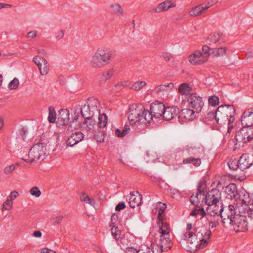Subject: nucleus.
Wrapping results in <instances>:
<instances>
[{"mask_svg": "<svg viewBox=\"0 0 253 253\" xmlns=\"http://www.w3.org/2000/svg\"><path fill=\"white\" fill-rule=\"evenodd\" d=\"M208 58V55H204L200 51H196L195 53L189 55V62L194 65L202 64L205 63Z\"/></svg>", "mask_w": 253, "mask_h": 253, "instance_id": "nucleus-15", "label": "nucleus"}, {"mask_svg": "<svg viewBox=\"0 0 253 253\" xmlns=\"http://www.w3.org/2000/svg\"><path fill=\"white\" fill-rule=\"evenodd\" d=\"M219 102V98L216 95H211L209 97L208 103L210 105L215 107L218 105Z\"/></svg>", "mask_w": 253, "mask_h": 253, "instance_id": "nucleus-44", "label": "nucleus"}, {"mask_svg": "<svg viewBox=\"0 0 253 253\" xmlns=\"http://www.w3.org/2000/svg\"><path fill=\"white\" fill-rule=\"evenodd\" d=\"M240 169L242 171L249 169L253 165V156L243 154L239 159Z\"/></svg>", "mask_w": 253, "mask_h": 253, "instance_id": "nucleus-16", "label": "nucleus"}, {"mask_svg": "<svg viewBox=\"0 0 253 253\" xmlns=\"http://www.w3.org/2000/svg\"><path fill=\"white\" fill-rule=\"evenodd\" d=\"M150 250L151 253H162L163 252L166 251L164 249L161 248V246L158 244L154 245Z\"/></svg>", "mask_w": 253, "mask_h": 253, "instance_id": "nucleus-52", "label": "nucleus"}, {"mask_svg": "<svg viewBox=\"0 0 253 253\" xmlns=\"http://www.w3.org/2000/svg\"><path fill=\"white\" fill-rule=\"evenodd\" d=\"M83 118L84 119V121L83 122V125L84 127H87L88 129L92 130L96 124V121L93 117H89L88 118H86V117Z\"/></svg>", "mask_w": 253, "mask_h": 253, "instance_id": "nucleus-31", "label": "nucleus"}, {"mask_svg": "<svg viewBox=\"0 0 253 253\" xmlns=\"http://www.w3.org/2000/svg\"><path fill=\"white\" fill-rule=\"evenodd\" d=\"M118 220V216L117 214L114 213L111 217V223H110V226L117 225V222Z\"/></svg>", "mask_w": 253, "mask_h": 253, "instance_id": "nucleus-57", "label": "nucleus"}, {"mask_svg": "<svg viewBox=\"0 0 253 253\" xmlns=\"http://www.w3.org/2000/svg\"><path fill=\"white\" fill-rule=\"evenodd\" d=\"M189 107L194 109L196 113L201 111L204 106L202 98L197 93L190 94L187 98Z\"/></svg>", "mask_w": 253, "mask_h": 253, "instance_id": "nucleus-11", "label": "nucleus"}, {"mask_svg": "<svg viewBox=\"0 0 253 253\" xmlns=\"http://www.w3.org/2000/svg\"><path fill=\"white\" fill-rule=\"evenodd\" d=\"M172 83L167 84H161L156 86L153 90V92L161 96L163 95H168L169 92V88H172L173 87Z\"/></svg>", "mask_w": 253, "mask_h": 253, "instance_id": "nucleus-27", "label": "nucleus"}, {"mask_svg": "<svg viewBox=\"0 0 253 253\" xmlns=\"http://www.w3.org/2000/svg\"><path fill=\"white\" fill-rule=\"evenodd\" d=\"M227 47H220L219 48H215L212 49V52H211V55L213 56H223L226 53L227 51Z\"/></svg>", "mask_w": 253, "mask_h": 253, "instance_id": "nucleus-37", "label": "nucleus"}, {"mask_svg": "<svg viewBox=\"0 0 253 253\" xmlns=\"http://www.w3.org/2000/svg\"><path fill=\"white\" fill-rule=\"evenodd\" d=\"M225 225L229 224L236 232L248 230L247 216L253 218V205L250 209L245 204L243 206L231 205L230 210L224 214Z\"/></svg>", "mask_w": 253, "mask_h": 253, "instance_id": "nucleus-1", "label": "nucleus"}, {"mask_svg": "<svg viewBox=\"0 0 253 253\" xmlns=\"http://www.w3.org/2000/svg\"><path fill=\"white\" fill-rule=\"evenodd\" d=\"M84 138V135L81 131H77L72 134L67 141V145L70 147L73 146Z\"/></svg>", "mask_w": 253, "mask_h": 253, "instance_id": "nucleus-24", "label": "nucleus"}, {"mask_svg": "<svg viewBox=\"0 0 253 253\" xmlns=\"http://www.w3.org/2000/svg\"><path fill=\"white\" fill-rule=\"evenodd\" d=\"M205 203H211V205L223 204L220 191L217 188H213L209 191L205 196Z\"/></svg>", "mask_w": 253, "mask_h": 253, "instance_id": "nucleus-12", "label": "nucleus"}, {"mask_svg": "<svg viewBox=\"0 0 253 253\" xmlns=\"http://www.w3.org/2000/svg\"><path fill=\"white\" fill-rule=\"evenodd\" d=\"M238 199H239V200L241 201L240 206H243L246 204L248 206V209H250L251 206L253 205V203L249 205V203L250 202V194L244 189L239 190L237 197V200ZM236 205L239 206L237 204Z\"/></svg>", "mask_w": 253, "mask_h": 253, "instance_id": "nucleus-21", "label": "nucleus"}, {"mask_svg": "<svg viewBox=\"0 0 253 253\" xmlns=\"http://www.w3.org/2000/svg\"><path fill=\"white\" fill-rule=\"evenodd\" d=\"M130 131V126L128 125H125L123 129L121 130L117 128L115 130V135L119 137H124Z\"/></svg>", "mask_w": 253, "mask_h": 253, "instance_id": "nucleus-35", "label": "nucleus"}, {"mask_svg": "<svg viewBox=\"0 0 253 253\" xmlns=\"http://www.w3.org/2000/svg\"><path fill=\"white\" fill-rule=\"evenodd\" d=\"M114 51L105 48H99L94 54L90 62L94 68H99L110 63Z\"/></svg>", "mask_w": 253, "mask_h": 253, "instance_id": "nucleus-4", "label": "nucleus"}, {"mask_svg": "<svg viewBox=\"0 0 253 253\" xmlns=\"http://www.w3.org/2000/svg\"><path fill=\"white\" fill-rule=\"evenodd\" d=\"M154 117L153 115L151 112V110L149 111L143 109V114H142L141 117H140V124H151L152 121H154Z\"/></svg>", "mask_w": 253, "mask_h": 253, "instance_id": "nucleus-28", "label": "nucleus"}, {"mask_svg": "<svg viewBox=\"0 0 253 253\" xmlns=\"http://www.w3.org/2000/svg\"><path fill=\"white\" fill-rule=\"evenodd\" d=\"M15 168L14 165L6 167L4 169V173L6 174L10 173Z\"/></svg>", "mask_w": 253, "mask_h": 253, "instance_id": "nucleus-59", "label": "nucleus"}, {"mask_svg": "<svg viewBox=\"0 0 253 253\" xmlns=\"http://www.w3.org/2000/svg\"><path fill=\"white\" fill-rule=\"evenodd\" d=\"M189 85L188 84L184 83L180 85L178 88L179 92L182 95L186 94L189 91Z\"/></svg>", "mask_w": 253, "mask_h": 253, "instance_id": "nucleus-48", "label": "nucleus"}, {"mask_svg": "<svg viewBox=\"0 0 253 253\" xmlns=\"http://www.w3.org/2000/svg\"><path fill=\"white\" fill-rule=\"evenodd\" d=\"M163 114L162 118L163 120H170L177 116L179 113V109L176 106L165 107L163 112Z\"/></svg>", "mask_w": 253, "mask_h": 253, "instance_id": "nucleus-17", "label": "nucleus"}, {"mask_svg": "<svg viewBox=\"0 0 253 253\" xmlns=\"http://www.w3.org/2000/svg\"><path fill=\"white\" fill-rule=\"evenodd\" d=\"M49 114L48 120L50 123H53L55 122L56 118V114L53 107L50 106L48 108Z\"/></svg>", "mask_w": 253, "mask_h": 253, "instance_id": "nucleus-40", "label": "nucleus"}, {"mask_svg": "<svg viewBox=\"0 0 253 253\" xmlns=\"http://www.w3.org/2000/svg\"><path fill=\"white\" fill-rule=\"evenodd\" d=\"M159 205H162V206H161L159 209L158 218L159 220H163L164 218L163 214L167 208V205L165 203L162 204L161 202L159 203Z\"/></svg>", "mask_w": 253, "mask_h": 253, "instance_id": "nucleus-46", "label": "nucleus"}, {"mask_svg": "<svg viewBox=\"0 0 253 253\" xmlns=\"http://www.w3.org/2000/svg\"><path fill=\"white\" fill-rule=\"evenodd\" d=\"M30 192L33 196L38 198L41 195V192L38 187H34L30 189Z\"/></svg>", "mask_w": 253, "mask_h": 253, "instance_id": "nucleus-54", "label": "nucleus"}, {"mask_svg": "<svg viewBox=\"0 0 253 253\" xmlns=\"http://www.w3.org/2000/svg\"><path fill=\"white\" fill-rule=\"evenodd\" d=\"M143 107L141 104H132L129 108L128 120L132 124L140 123V117L143 114Z\"/></svg>", "mask_w": 253, "mask_h": 253, "instance_id": "nucleus-8", "label": "nucleus"}, {"mask_svg": "<svg viewBox=\"0 0 253 253\" xmlns=\"http://www.w3.org/2000/svg\"><path fill=\"white\" fill-rule=\"evenodd\" d=\"M184 164H188L192 163L195 167H199L201 164V160L199 158H195L193 157H190L184 159L182 161Z\"/></svg>", "mask_w": 253, "mask_h": 253, "instance_id": "nucleus-32", "label": "nucleus"}, {"mask_svg": "<svg viewBox=\"0 0 253 253\" xmlns=\"http://www.w3.org/2000/svg\"><path fill=\"white\" fill-rule=\"evenodd\" d=\"M19 82L17 78H14L8 84V87L10 89H15L18 88Z\"/></svg>", "mask_w": 253, "mask_h": 253, "instance_id": "nucleus-49", "label": "nucleus"}, {"mask_svg": "<svg viewBox=\"0 0 253 253\" xmlns=\"http://www.w3.org/2000/svg\"><path fill=\"white\" fill-rule=\"evenodd\" d=\"M46 157V144L38 143L33 145L30 149L28 156L22 159L28 163H38L44 160Z\"/></svg>", "mask_w": 253, "mask_h": 253, "instance_id": "nucleus-3", "label": "nucleus"}, {"mask_svg": "<svg viewBox=\"0 0 253 253\" xmlns=\"http://www.w3.org/2000/svg\"><path fill=\"white\" fill-rule=\"evenodd\" d=\"M217 124H228V132L233 128L236 110L233 105H221L217 108Z\"/></svg>", "mask_w": 253, "mask_h": 253, "instance_id": "nucleus-2", "label": "nucleus"}, {"mask_svg": "<svg viewBox=\"0 0 253 253\" xmlns=\"http://www.w3.org/2000/svg\"><path fill=\"white\" fill-rule=\"evenodd\" d=\"M163 220H160L161 223V226L159 228V232L162 235H164V233H168V234H169L170 226L168 223L164 222Z\"/></svg>", "mask_w": 253, "mask_h": 253, "instance_id": "nucleus-38", "label": "nucleus"}, {"mask_svg": "<svg viewBox=\"0 0 253 253\" xmlns=\"http://www.w3.org/2000/svg\"><path fill=\"white\" fill-rule=\"evenodd\" d=\"M41 58H44L42 56H35L33 58V61L35 64L38 66V68H40V67L42 66V61Z\"/></svg>", "mask_w": 253, "mask_h": 253, "instance_id": "nucleus-55", "label": "nucleus"}, {"mask_svg": "<svg viewBox=\"0 0 253 253\" xmlns=\"http://www.w3.org/2000/svg\"><path fill=\"white\" fill-rule=\"evenodd\" d=\"M165 107L163 103L158 101H155L151 103L150 110L156 120L162 117Z\"/></svg>", "mask_w": 253, "mask_h": 253, "instance_id": "nucleus-14", "label": "nucleus"}, {"mask_svg": "<svg viewBox=\"0 0 253 253\" xmlns=\"http://www.w3.org/2000/svg\"><path fill=\"white\" fill-rule=\"evenodd\" d=\"M213 48H211L208 46V45H205L203 46V51L204 52V55H208V57L210 54H211V52H212V49Z\"/></svg>", "mask_w": 253, "mask_h": 253, "instance_id": "nucleus-56", "label": "nucleus"}, {"mask_svg": "<svg viewBox=\"0 0 253 253\" xmlns=\"http://www.w3.org/2000/svg\"><path fill=\"white\" fill-rule=\"evenodd\" d=\"M85 194H84L83 196H81L80 197L81 200L84 201L86 203L89 204L91 206H94L95 205V202L92 198H90L87 195L84 196Z\"/></svg>", "mask_w": 253, "mask_h": 253, "instance_id": "nucleus-47", "label": "nucleus"}, {"mask_svg": "<svg viewBox=\"0 0 253 253\" xmlns=\"http://www.w3.org/2000/svg\"><path fill=\"white\" fill-rule=\"evenodd\" d=\"M70 113L67 109H61L59 112L58 120L61 122L62 125L68 126L67 129H77L81 126V123L79 120V114L75 113V116L72 117V120L70 121Z\"/></svg>", "mask_w": 253, "mask_h": 253, "instance_id": "nucleus-5", "label": "nucleus"}, {"mask_svg": "<svg viewBox=\"0 0 253 253\" xmlns=\"http://www.w3.org/2000/svg\"><path fill=\"white\" fill-rule=\"evenodd\" d=\"M64 36V32L63 30H61L57 32L55 34V38L57 40H60L62 39Z\"/></svg>", "mask_w": 253, "mask_h": 253, "instance_id": "nucleus-60", "label": "nucleus"}, {"mask_svg": "<svg viewBox=\"0 0 253 253\" xmlns=\"http://www.w3.org/2000/svg\"><path fill=\"white\" fill-rule=\"evenodd\" d=\"M111 234L113 238L116 241L121 238V231L119 229L118 226H112L111 228Z\"/></svg>", "mask_w": 253, "mask_h": 253, "instance_id": "nucleus-39", "label": "nucleus"}, {"mask_svg": "<svg viewBox=\"0 0 253 253\" xmlns=\"http://www.w3.org/2000/svg\"><path fill=\"white\" fill-rule=\"evenodd\" d=\"M113 74L114 71L113 70H110L101 76V80L105 82L108 79L110 78Z\"/></svg>", "mask_w": 253, "mask_h": 253, "instance_id": "nucleus-53", "label": "nucleus"}, {"mask_svg": "<svg viewBox=\"0 0 253 253\" xmlns=\"http://www.w3.org/2000/svg\"><path fill=\"white\" fill-rule=\"evenodd\" d=\"M235 139L238 143L250 142L253 140V127L242 126L237 133Z\"/></svg>", "mask_w": 253, "mask_h": 253, "instance_id": "nucleus-6", "label": "nucleus"}, {"mask_svg": "<svg viewBox=\"0 0 253 253\" xmlns=\"http://www.w3.org/2000/svg\"><path fill=\"white\" fill-rule=\"evenodd\" d=\"M146 83L145 81L136 82L133 84H131L130 88H132L135 90H139L145 86Z\"/></svg>", "mask_w": 253, "mask_h": 253, "instance_id": "nucleus-43", "label": "nucleus"}, {"mask_svg": "<svg viewBox=\"0 0 253 253\" xmlns=\"http://www.w3.org/2000/svg\"><path fill=\"white\" fill-rule=\"evenodd\" d=\"M94 138L98 142H102L104 140V133L102 131H96L94 134Z\"/></svg>", "mask_w": 253, "mask_h": 253, "instance_id": "nucleus-45", "label": "nucleus"}, {"mask_svg": "<svg viewBox=\"0 0 253 253\" xmlns=\"http://www.w3.org/2000/svg\"><path fill=\"white\" fill-rule=\"evenodd\" d=\"M13 205V202L7 199L3 203L2 205V210H10L12 209Z\"/></svg>", "mask_w": 253, "mask_h": 253, "instance_id": "nucleus-50", "label": "nucleus"}, {"mask_svg": "<svg viewBox=\"0 0 253 253\" xmlns=\"http://www.w3.org/2000/svg\"><path fill=\"white\" fill-rule=\"evenodd\" d=\"M239 159L234 157H232L228 162V165L230 169L236 170L238 169H240Z\"/></svg>", "mask_w": 253, "mask_h": 253, "instance_id": "nucleus-34", "label": "nucleus"}, {"mask_svg": "<svg viewBox=\"0 0 253 253\" xmlns=\"http://www.w3.org/2000/svg\"><path fill=\"white\" fill-rule=\"evenodd\" d=\"M115 7L116 11L121 16L123 15L124 10L119 4H116L114 6Z\"/></svg>", "mask_w": 253, "mask_h": 253, "instance_id": "nucleus-62", "label": "nucleus"}, {"mask_svg": "<svg viewBox=\"0 0 253 253\" xmlns=\"http://www.w3.org/2000/svg\"><path fill=\"white\" fill-rule=\"evenodd\" d=\"M98 101L97 100L93 99L92 103L86 102L81 107L79 106V109L83 118L92 117L94 116V113H99L97 107Z\"/></svg>", "mask_w": 253, "mask_h": 253, "instance_id": "nucleus-7", "label": "nucleus"}, {"mask_svg": "<svg viewBox=\"0 0 253 253\" xmlns=\"http://www.w3.org/2000/svg\"><path fill=\"white\" fill-rule=\"evenodd\" d=\"M162 56L166 61H169L172 57L171 54L167 52L163 53Z\"/></svg>", "mask_w": 253, "mask_h": 253, "instance_id": "nucleus-63", "label": "nucleus"}, {"mask_svg": "<svg viewBox=\"0 0 253 253\" xmlns=\"http://www.w3.org/2000/svg\"><path fill=\"white\" fill-rule=\"evenodd\" d=\"M176 4L172 2L170 0H167L160 3L157 7L151 9L150 12L159 13L162 11H165L169 8L175 6Z\"/></svg>", "mask_w": 253, "mask_h": 253, "instance_id": "nucleus-20", "label": "nucleus"}, {"mask_svg": "<svg viewBox=\"0 0 253 253\" xmlns=\"http://www.w3.org/2000/svg\"><path fill=\"white\" fill-rule=\"evenodd\" d=\"M186 150L187 153L189 155H194L195 156H198L200 154H201L203 152V148L201 147H196L195 146H187L186 147Z\"/></svg>", "mask_w": 253, "mask_h": 253, "instance_id": "nucleus-30", "label": "nucleus"}, {"mask_svg": "<svg viewBox=\"0 0 253 253\" xmlns=\"http://www.w3.org/2000/svg\"><path fill=\"white\" fill-rule=\"evenodd\" d=\"M193 230V235L202 244L203 247H206L208 245V240L211 235V230L204 227H198L194 228Z\"/></svg>", "mask_w": 253, "mask_h": 253, "instance_id": "nucleus-10", "label": "nucleus"}, {"mask_svg": "<svg viewBox=\"0 0 253 253\" xmlns=\"http://www.w3.org/2000/svg\"><path fill=\"white\" fill-rule=\"evenodd\" d=\"M225 193L226 198L232 200L235 199L237 201V197L239 191L237 188V185L234 183H230L226 187Z\"/></svg>", "mask_w": 253, "mask_h": 253, "instance_id": "nucleus-22", "label": "nucleus"}, {"mask_svg": "<svg viewBox=\"0 0 253 253\" xmlns=\"http://www.w3.org/2000/svg\"><path fill=\"white\" fill-rule=\"evenodd\" d=\"M126 208V204L124 202H120L115 207V210L116 211H120Z\"/></svg>", "mask_w": 253, "mask_h": 253, "instance_id": "nucleus-61", "label": "nucleus"}, {"mask_svg": "<svg viewBox=\"0 0 253 253\" xmlns=\"http://www.w3.org/2000/svg\"><path fill=\"white\" fill-rule=\"evenodd\" d=\"M204 186H205L204 182H200L197 187V193L195 195L194 194H192L190 197V201L191 203L195 206H197L199 203V199L198 198L199 195H205Z\"/></svg>", "mask_w": 253, "mask_h": 253, "instance_id": "nucleus-23", "label": "nucleus"}, {"mask_svg": "<svg viewBox=\"0 0 253 253\" xmlns=\"http://www.w3.org/2000/svg\"><path fill=\"white\" fill-rule=\"evenodd\" d=\"M195 111L190 109H183L179 113L178 118L183 122L191 121L196 118Z\"/></svg>", "mask_w": 253, "mask_h": 253, "instance_id": "nucleus-19", "label": "nucleus"}, {"mask_svg": "<svg viewBox=\"0 0 253 253\" xmlns=\"http://www.w3.org/2000/svg\"><path fill=\"white\" fill-rule=\"evenodd\" d=\"M160 242L158 245L161 246V248L164 249L166 251L171 249V240L169 238V234H168V233H164V235L161 234Z\"/></svg>", "mask_w": 253, "mask_h": 253, "instance_id": "nucleus-26", "label": "nucleus"}, {"mask_svg": "<svg viewBox=\"0 0 253 253\" xmlns=\"http://www.w3.org/2000/svg\"><path fill=\"white\" fill-rule=\"evenodd\" d=\"M184 237V240H186V249L188 251L194 252L204 247H203L202 244L193 235V232H185Z\"/></svg>", "mask_w": 253, "mask_h": 253, "instance_id": "nucleus-9", "label": "nucleus"}, {"mask_svg": "<svg viewBox=\"0 0 253 253\" xmlns=\"http://www.w3.org/2000/svg\"><path fill=\"white\" fill-rule=\"evenodd\" d=\"M217 109L215 111H211L210 112L207 114L206 118L209 119V120H213L215 119L216 123H217Z\"/></svg>", "mask_w": 253, "mask_h": 253, "instance_id": "nucleus-51", "label": "nucleus"}, {"mask_svg": "<svg viewBox=\"0 0 253 253\" xmlns=\"http://www.w3.org/2000/svg\"><path fill=\"white\" fill-rule=\"evenodd\" d=\"M231 205H229L228 207H223V204H221L220 205V210H213V211L211 210V207H208L206 211H207V216H214L217 215H220L221 217V222L222 224L225 226V221L226 219H224V213H226L227 211H229L230 210Z\"/></svg>", "mask_w": 253, "mask_h": 253, "instance_id": "nucleus-13", "label": "nucleus"}, {"mask_svg": "<svg viewBox=\"0 0 253 253\" xmlns=\"http://www.w3.org/2000/svg\"><path fill=\"white\" fill-rule=\"evenodd\" d=\"M207 219L209 222V226L211 228L216 227L219 224L221 217L220 215L214 216H207Z\"/></svg>", "mask_w": 253, "mask_h": 253, "instance_id": "nucleus-29", "label": "nucleus"}, {"mask_svg": "<svg viewBox=\"0 0 253 253\" xmlns=\"http://www.w3.org/2000/svg\"><path fill=\"white\" fill-rule=\"evenodd\" d=\"M222 35V33H218L211 34L208 38L207 41L208 43L211 45L213 43H216L220 40L221 37Z\"/></svg>", "mask_w": 253, "mask_h": 253, "instance_id": "nucleus-33", "label": "nucleus"}, {"mask_svg": "<svg viewBox=\"0 0 253 253\" xmlns=\"http://www.w3.org/2000/svg\"><path fill=\"white\" fill-rule=\"evenodd\" d=\"M41 59L42 61V65L43 64V67H40V68L39 69L40 70V74L42 75H46L48 74L49 71V66L45 58H41Z\"/></svg>", "mask_w": 253, "mask_h": 253, "instance_id": "nucleus-36", "label": "nucleus"}, {"mask_svg": "<svg viewBox=\"0 0 253 253\" xmlns=\"http://www.w3.org/2000/svg\"><path fill=\"white\" fill-rule=\"evenodd\" d=\"M142 199V196L137 191L136 194L131 192L129 198V206L132 208L139 206L141 204Z\"/></svg>", "mask_w": 253, "mask_h": 253, "instance_id": "nucleus-25", "label": "nucleus"}, {"mask_svg": "<svg viewBox=\"0 0 253 253\" xmlns=\"http://www.w3.org/2000/svg\"><path fill=\"white\" fill-rule=\"evenodd\" d=\"M18 195V192L15 190H13L10 193V195L8 196L7 199L12 202Z\"/></svg>", "mask_w": 253, "mask_h": 253, "instance_id": "nucleus-58", "label": "nucleus"}, {"mask_svg": "<svg viewBox=\"0 0 253 253\" xmlns=\"http://www.w3.org/2000/svg\"><path fill=\"white\" fill-rule=\"evenodd\" d=\"M41 253H56V252L49 250L48 248H43L40 250Z\"/></svg>", "mask_w": 253, "mask_h": 253, "instance_id": "nucleus-64", "label": "nucleus"}, {"mask_svg": "<svg viewBox=\"0 0 253 253\" xmlns=\"http://www.w3.org/2000/svg\"><path fill=\"white\" fill-rule=\"evenodd\" d=\"M98 125L100 127H105L106 126V124L107 123V116L104 113L100 115L99 114L98 117Z\"/></svg>", "mask_w": 253, "mask_h": 253, "instance_id": "nucleus-42", "label": "nucleus"}, {"mask_svg": "<svg viewBox=\"0 0 253 253\" xmlns=\"http://www.w3.org/2000/svg\"><path fill=\"white\" fill-rule=\"evenodd\" d=\"M203 10V8L200 4L193 8L189 11V14L192 16H196L201 14Z\"/></svg>", "mask_w": 253, "mask_h": 253, "instance_id": "nucleus-41", "label": "nucleus"}, {"mask_svg": "<svg viewBox=\"0 0 253 253\" xmlns=\"http://www.w3.org/2000/svg\"><path fill=\"white\" fill-rule=\"evenodd\" d=\"M241 121L242 126L253 127V108L244 111Z\"/></svg>", "mask_w": 253, "mask_h": 253, "instance_id": "nucleus-18", "label": "nucleus"}]
</instances>
